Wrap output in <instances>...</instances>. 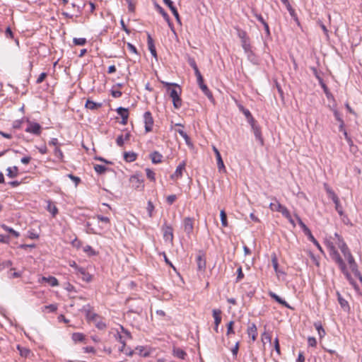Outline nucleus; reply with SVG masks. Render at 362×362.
<instances>
[{"label": "nucleus", "mask_w": 362, "mask_h": 362, "mask_svg": "<svg viewBox=\"0 0 362 362\" xmlns=\"http://www.w3.org/2000/svg\"><path fill=\"white\" fill-rule=\"evenodd\" d=\"M333 240L334 242H327L326 244L329 256L332 260H334L339 267L341 265L343 266V264L345 263L337 250L334 246V245H336L340 249L344 258L347 260L351 271L354 273L355 276L358 277L362 282V276L358 270L355 259L343 238L338 233H335Z\"/></svg>", "instance_id": "1"}, {"label": "nucleus", "mask_w": 362, "mask_h": 362, "mask_svg": "<svg viewBox=\"0 0 362 362\" xmlns=\"http://www.w3.org/2000/svg\"><path fill=\"white\" fill-rule=\"evenodd\" d=\"M110 333L112 334L117 341L122 344L121 351H123L126 345V341L132 338L131 333L122 325H118L116 328H112Z\"/></svg>", "instance_id": "2"}, {"label": "nucleus", "mask_w": 362, "mask_h": 362, "mask_svg": "<svg viewBox=\"0 0 362 362\" xmlns=\"http://www.w3.org/2000/svg\"><path fill=\"white\" fill-rule=\"evenodd\" d=\"M194 219L186 218L184 220V230L185 237L182 238L186 245L192 246L193 241L196 239V233L194 231Z\"/></svg>", "instance_id": "3"}, {"label": "nucleus", "mask_w": 362, "mask_h": 362, "mask_svg": "<svg viewBox=\"0 0 362 362\" xmlns=\"http://www.w3.org/2000/svg\"><path fill=\"white\" fill-rule=\"evenodd\" d=\"M163 83L167 88L168 93L173 100L175 108L178 109L181 107V99L175 88L177 87L180 88V86L177 83H170L167 82H163Z\"/></svg>", "instance_id": "4"}, {"label": "nucleus", "mask_w": 362, "mask_h": 362, "mask_svg": "<svg viewBox=\"0 0 362 362\" xmlns=\"http://www.w3.org/2000/svg\"><path fill=\"white\" fill-rule=\"evenodd\" d=\"M86 317L89 322L93 323L99 329H104L106 327V324L103 322L102 317L90 310L86 311Z\"/></svg>", "instance_id": "5"}, {"label": "nucleus", "mask_w": 362, "mask_h": 362, "mask_svg": "<svg viewBox=\"0 0 362 362\" xmlns=\"http://www.w3.org/2000/svg\"><path fill=\"white\" fill-rule=\"evenodd\" d=\"M196 263L198 275H204L206 269V258L205 254L199 252L196 257Z\"/></svg>", "instance_id": "6"}, {"label": "nucleus", "mask_w": 362, "mask_h": 362, "mask_svg": "<svg viewBox=\"0 0 362 362\" xmlns=\"http://www.w3.org/2000/svg\"><path fill=\"white\" fill-rule=\"evenodd\" d=\"M273 199L274 200V202H272L269 204V209H271V211L280 212L284 217H288V209L286 206H283L281 204H280L279 202L276 198H273Z\"/></svg>", "instance_id": "7"}, {"label": "nucleus", "mask_w": 362, "mask_h": 362, "mask_svg": "<svg viewBox=\"0 0 362 362\" xmlns=\"http://www.w3.org/2000/svg\"><path fill=\"white\" fill-rule=\"evenodd\" d=\"M42 127L39 123L27 120V127L25 131L28 133L35 135H40L41 134Z\"/></svg>", "instance_id": "8"}, {"label": "nucleus", "mask_w": 362, "mask_h": 362, "mask_svg": "<svg viewBox=\"0 0 362 362\" xmlns=\"http://www.w3.org/2000/svg\"><path fill=\"white\" fill-rule=\"evenodd\" d=\"M221 314H222V312L219 309H214L212 310V315L214 319V329L215 332H216V333H218V327L221 322V320H222Z\"/></svg>", "instance_id": "9"}, {"label": "nucleus", "mask_w": 362, "mask_h": 362, "mask_svg": "<svg viewBox=\"0 0 362 362\" xmlns=\"http://www.w3.org/2000/svg\"><path fill=\"white\" fill-rule=\"evenodd\" d=\"M339 267L341 269V272L345 275L346 279L349 281L350 284L352 285L356 291H358L359 290V287L357 285V284L354 281V280L352 279V277L351 276V274L349 273V272L347 270V268H346V264L344 263V264H343V266L341 265Z\"/></svg>", "instance_id": "10"}, {"label": "nucleus", "mask_w": 362, "mask_h": 362, "mask_svg": "<svg viewBox=\"0 0 362 362\" xmlns=\"http://www.w3.org/2000/svg\"><path fill=\"white\" fill-rule=\"evenodd\" d=\"M130 182L132 184V186L137 189H143L144 187V180L141 177L138 175H134L131 176Z\"/></svg>", "instance_id": "11"}, {"label": "nucleus", "mask_w": 362, "mask_h": 362, "mask_svg": "<svg viewBox=\"0 0 362 362\" xmlns=\"http://www.w3.org/2000/svg\"><path fill=\"white\" fill-rule=\"evenodd\" d=\"M144 119L145 123V130L146 132H149L152 131L153 125V119L152 117L151 113L149 111H147L144 115Z\"/></svg>", "instance_id": "12"}, {"label": "nucleus", "mask_w": 362, "mask_h": 362, "mask_svg": "<svg viewBox=\"0 0 362 362\" xmlns=\"http://www.w3.org/2000/svg\"><path fill=\"white\" fill-rule=\"evenodd\" d=\"M212 149H213V151L216 155V157L217 167H218V170L220 172L222 170L226 171V167H225L224 163L222 160V158H221L219 151L215 146H212Z\"/></svg>", "instance_id": "13"}, {"label": "nucleus", "mask_w": 362, "mask_h": 362, "mask_svg": "<svg viewBox=\"0 0 362 362\" xmlns=\"http://www.w3.org/2000/svg\"><path fill=\"white\" fill-rule=\"evenodd\" d=\"M197 83L199 86V88L203 91V93L208 97L209 99L213 100V95L211 92L209 90L206 85L204 83V78L201 75V79L199 77H197Z\"/></svg>", "instance_id": "14"}, {"label": "nucleus", "mask_w": 362, "mask_h": 362, "mask_svg": "<svg viewBox=\"0 0 362 362\" xmlns=\"http://www.w3.org/2000/svg\"><path fill=\"white\" fill-rule=\"evenodd\" d=\"M250 125L252 128L255 136L260 141L261 144L262 145L264 143V139L262 136L261 128L255 124V122L254 123H251Z\"/></svg>", "instance_id": "15"}, {"label": "nucleus", "mask_w": 362, "mask_h": 362, "mask_svg": "<svg viewBox=\"0 0 362 362\" xmlns=\"http://www.w3.org/2000/svg\"><path fill=\"white\" fill-rule=\"evenodd\" d=\"M247 333L248 337L252 339V341H255L258 335L256 325L255 324L250 325L247 329Z\"/></svg>", "instance_id": "16"}, {"label": "nucleus", "mask_w": 362, "mask_h": 362, "mask_svg": "<svg viewBox=\"0 0 362 362\" xmlns=\"http://www.w3.org/2000/svg\"><path fill=\"white\" fill-rule=\"evenodd\" d=\"M147 44H148V49H149L151 54H152V56L153 57L156 58L157 53H156V47L154 45L153 40L149 33H148V36H147Z\"/></svg>", "instance_id": "17"}, {"label": "nucleus", "mask_w": 362, "mask_h": 362, "mask_svg": "<svg viewBox=\"0 0 362 362\" xmlns=\"http://www.w3.org/2000/svg\"><path fill=\"white\" fill-rule=\"evenodd\" d=\"M163 1L168 6V7L171 10L172 13L175 16L177 21L180 24H181V20H180V16H179V13L177 11V8L173 6V1H171L170 0H163Z\"/></svg>", "instance_id": "18"}, {"label": "nucleus", "mask_w": 362, "mask_h": 362, "mask_svg": "<svg viewBox=\"0 0 362 362\" xmlns=\"http://www.w3.org/2000/svg\"><path fill=\"white\" fill-rule=\"evenodd\" d=\"M269 296L273 298L274 300H275L276 302H278L279 304H281V305L286 307V308H290L291 307L289 306V305L288 304V303L282 299L281 298H280L279 296H277L275 293L272 292V291H269Z\"/></svg>", "instance_id": "19"}, {"label": "nucleus", "mask_w": 362, "mask_h": 362, "mask_svg": "<svg viewBox=\"0 0 362 362\" xmlns=\"http://www.w3.org/2000/svg\"><path fill=\"white\" fill-rule=\"evenodd\" d=\"M239 109L246 117V118L247 119V121L250 124L254 123L255 122V119L252 117V115L249 110L244 108V107L242 105H239Z\"/></svg>", "instance_id": "20"}, {"label": "nucleus", "mask_w": 362, "mask_h": 362, "mask_svg": "<svg viewBox=\"0 0 362 362\" xmlns=\"http://www.w3.org/2000/svg\"><path fill=\"white\" fill-rule=\"evenodd\" d=\"M18 351H19L20 355L22 357L24 358H28L30 357V355L31 354V351L27 347L21 346V345H17L16 346Z\"/></svg>", "instance_id": "21"}, {"label": "nucleus", "mask_w": 362, "mask_h": 362, "mask_svg": "<svg viewBox=\"0 0 362 362\" xmlns=\"http://www.w3.org/2000/svg\"><path fill=\"white\" fill-rule=\"evenodd\" d=\"M42 281L46 282L52 286H57L59 285L58 280L54 276H49L48 277L42 276Z\"/></svg>", "instance_id": "22"}, {"label": "nucleus", "mask_w": 362, "mask_h": 362, "mask_svg": "<svg viewBox=\"0 0 362 362\" xmlns=\"http://www.w3.org/2000/svg\"><path fill=\"white\" fill-rule=\"evenodd\" d=\"M85 107L90 110H95L102 107V103H98L90 100H87Z\"/></svg>", "instance_id": "23"}, {"label": "nucleus", "mask_w": 362, "mask_h": 362, "mask_svg": "<svg viewBox=\"0 0 362 362\" xmlns=\"http://www.w3.org/2000/svg\"><path fill=\"white\" fill-rule=\"evenodd\" d=\"M163 237L166 241H171L173 240V229L170 226H166L163 229Z\"/></svg>", "instance_id": "24"}, {"label": "nucleus", "mask_w": 362, "mask_h": 362, "mask_svg": "<svg viewBox=\"0 0 362 362\" xmlns=\"http://www.w3.org/2000/svg\"><path fill=\"white\" fill-rule=\"evenodd\" d=\"M7 174L6 175L10 178H14L18 175V168L17 166L8 167L6 169Z\"/></svg>", "instance_id": "25"}, {"label": "nucleus", "mask_w": 362, "mask_h": 362, "mask_svg": "<svg viewBox=\"0 0 362 362\" xmlns=\"http://www.w3.org/2000/svg\"><path fill=\"white\" fill-rule=\"evenodd\" d=\"M332 201L335 204V209H336L337 211L338 212V214L340 216H342L343 215L342 207L340 204L339 197H337V195L336 194H333V200Z\"/></svg>", "instance_id": "26"}, {"label": "nucleus", "mask_w": 362, "mask_h": 362, "mask_svg": "<svg viewBox=\"0 0 362 362\" xmlns=\"http://www.w3.org/2000/svg\"><path fill=\"white\" fill-rule=\"evenodd\" d=\"M188 63L193 68V69L194 70V73H195V75L197 77H199L201 78V73L197 66V64H196V62L194 59L192 58H188Z\"/></svg>", "instance_id": "27"}, {"label": "nucleus", "mask_w": 362, "mask_h": 362, "mask_svg": "<svg viewBox=\"0 0 362 362\" xmlns=\"http://www.w3.org/2000/svg\"><path fill=\"white\" fill-rule=\"evenodd\" d=\"M163 156L157 151H154L151 154V158L152 163H160L162 161Z\"/></svg>", "instance_id": "28"}, {"label": "nucleus", "mask_w": 362, "mask_h": 362, "mask_svg": "<svg viewBox=\"0 0 362 362\" xmlns=\"http://www.w3.org/2000/svg\"><path fill=\"white\" fill-rule=\"evenodd\" d=\"M286 8L287 10L288 11L291 16L293 18V20L296 21V23L298 24V25H300V21H299V19L298 18V16L295 11V10L292 8L291 5L290 4H288V5H286Z\"/></svg>", "instance_id": "29"}, {"label": "nucleus", "mask_w": 362, "mask_h": 362, "mask_svg": "<svg viewBox=\"0 0 362 362\" xmlns=\"http://www.w3.org/2000/svg\"><path fill=\"white\" fill-rule=\"evenodd\" d=\"M71 339L75 343L82 342L85 340V335L82 333L75 332L72 334Z\"/></svg>", "instance_id": "30"}, {"label": "nucleus", "mask_w": 362, "mask_h": 362, "mask_svg": "<svg viewBox=\"0 0 362 362\" xmlns=\"http://www.w3.org/2000/svg\"><path fill=\"white\" fill-rule=\"evenodd\" d=\"M47 210L52 214L53 217H54L58 214V209L57 206L49 201L48 202L47 206Z\"/></svg>", "instance_id": "31"}, {"label": "nucleus", "mask_w": 362, "mask_h": 362, "mask_svg": "<svg viewBox=\"0 0 362 362\" xmlns=\"http://www.w3.org/2000/svg\"><path fill=\"white\" fill-rule=\"evenodd\" d=\"M124 158L127 162H133L136 159V154L134 152H124Z\"/></svg>", "instance_id": "32"}, {"label": "nucleus", "mask_w": 362, "mask_h": 362, "mask_svg": "<svg viewBox=\"0 0 362 362\" xmlns=\"http://www.w3.org/2000/svg\"><path fill=\"white\" fill-rule=\"evenodd\" d=\"M171 129H174L175 133L178 132L180 134H181V124L177 122L175 119H173V117H172L171 119Z\"/></svg>", "instance_id": "33"}, {"label": "nucleus", "mask_w": 362, "mask_h": 362, "mask_svg": "<svg viewBox=\"0 0 362 362\" xmlns=\"http://www.w3.org/2000/svg\"><path fill=\"white\" fill-rule=\"evenodd\" d=\"M272 265H273L275 272L278 275L281 272L279 269L278 259H277L276 254H273L272 255Z\"/></svg>", "instance_id": "34"}, {"label": "nucleus", "mask_w": 362, "mask_h": 362, "mask_svg": "<svg viewBox=\"0 0 362 362\" xmlns=\"http://www.w3.org/2000/svg\"><path fill=\"white\" fill-rule=\"evenodd\" d=\"M314 326L317 329L318 334L320 338H322L325 335V331L323 329L320 322H315Z\"/></svg>", "instance_id": "35"}, {"label": "nucleus", "mask_w": 362, "mask_h": 362, "mask_svg": "<svg viewBox=\"0 0 362 362\" xmlns=\"http://www.w3.org/2000/svg\"><path fill=\"white\" fill-rule=\"evenodd\" d=\"M234 321L233 320H230L228 324H227V332H226V335L228 337H230L233 334H235V330H234Z\"/></svg>", "instance_id": "36"}, {"label": "nucleus", "mask_w": 362, "mask_h": 362, "mask_svg": "<svg viewBox=\"0 0 362 362\" xmlns=\"http://www.w3.org/2000/svg\"><path fill=\"white\" fill-rule=\"evenodd\" d=\"M296 218L299 226L303 229L304 233L307 235L311 233L310 230L306 226V225L302 221L301 218L296 216Z\"/></svg>", "instance_id": "37"}, {"label": "nucleus", "mask_w": 362, "mask_h": 362, "mask_svg": "<svg viewBox=\"0 0 362 362\" xmlns=\"http://www.w3.org/2000/svg\"><path fill=\"white\" fill-rule=\"evenodd\" d=\"M57 310V305L56 304H50L49 305H45L42 308V312H49V313H54Z\"/></svg>", "instance_id": "38"}, {"label": "nucleus", "mask_w": 362, "mask_h": 362, "mask_svg": "<svg viewBox=\"0 0 362 362\" xmlns=\"http://www.w3.org/2000/svg\"><path fill=\"white\" fill-rule=\"evenodd\" d=\"M1 228H2L4 230H6V231H7V232H8V233H11V234H12L15 238H18V237L20 236V233H19L18 231H16V230H13L12 228L8 227V226H6V225H5V224H2V225H1Z\"/></svg>", "instance_id": "39"}, {"label": "nucleus", "mask_w": 362, "mask_h": 362, "mask_svg": "<svg viewBox=\"0 0 362 362\" xmlns=\"http://www.w3.org/2000/svg\"><path fill=\"white\" fill-rule=\"evenodd\" d=\"M93 168L95 171L100 175L105 173L107 170V168L105 165L99 164L94 165Z\"/></svg>", "instance_id": "40"}, {"label": "nucleus", "mask_w": 362, "mask_h": 362, "mask_svg": "<svg viewBox=\"0 0 362 362\" xmlns=\"http://www.w3.org/2000/svg\"><path fill=\"white\" fill-rule=\"evenodd\" d=\"M308 239L312 242L313 243V244L317 247V249L321 252H323V250H322V247L320 246V243H318V241L315 238V237L313 235L312 233H310V234L307 235Z\"/></svg>", "instance_id": "41"}, {"label": "nucleus", "mask_w": 362, "mask_h": 362, "mask_svg": "<svg viewBox=\"0 0 362 362\" xmlns=\"http://www.w3.org/2000/svg\"><path fill=\"white\" fill-rule=\"evenodd\" d=\"M117 114L122 117H129L128 109L119 107L116 110Z\"/></svg>", "instance_id": "42"}, {"label": "nucleus", "mask_w": 362, "mask_h": 362, "mask_svg": "<svg viewBox=\"0 0 362 362\" xmlns=\"http://www.w3.org/2000/svg\"><path fill=\"white\" fill-rule=\"evenodd\" d=\"M220 216H221V224H222L223 227H227L228 226L227 216H226V213L224 210L221 211Z\"/></svg>", "instance_id": "43"}, {"label": "nucleus", "mask_w": 362, "mask_h": 362, "mask_svg": "<svg viewBox=\"0 0 362 362\" xmlns=\"http://www.w3.org/2000/svg\"><path fill=\"white\" fill-rule=\"evenodd\" d=\"M86 42H87V40L84 37H79V38L74 37L73 39V43L75 45L83 46V45H85L86 44Z\"/></svg>", "instance_id": "44"}, {"label": "nucleus", "mask_w": 362, "mask_h": 362, "mask_svg": "<svg viewBox=\"0 0 362 362\" xmlns=\"http://www.w3.org/2000/svg\"><path fill=\"white\" fill-rule=\"evenodd\" d=\"M54 156L60 160L64 161V154L59 147H56L54 150Z\"/></svg>", "instance_id": "45"}, {"label": "nucleus", "mask_w": 362, "mask_h": 362, "mask_svg": "<svg viewBox=\"0 0 362 362\" xmlns=\"http://www.w3.org/2000/svg\"><path fill=\"white\" fill-rule=\"evenodd\" d=\"M146 177H148V179H149L151 181L155 182V180H156L155 173L149 168L146 169Z\"/></svg>", "instance_id": "46"}, {"label": "nucleus", "mask_w": 362, "mask_h": 362, "mask_svg": "<svg viewBox=\"0 0 362 362\" xmlns=\"http://www.w3.org/2000/svg\"><path fill=\"white\" fill-rule=\"evenodd\" d=\"M337 296H338V301H339L340 305L344 308H348L349 303H348L347 300H346L344 298H343L339 293H337Z\"/></svg>", "instance_id": "47"}, {"label": "nucleus", "mask_w": 362, "mask_h": 362, "mask_svg": "<svg viewBox=\"0 0 362 362\" xmlns=\"http://www.w3.org/2000/svg\"><path fill=\"white\" fill-rule=\"evenodd\" d=\"M156 7L158 11L163 16L165 20L166 21H169V16H168V13L164 11V9L158 4H156Z\"/></svg>", "instance_id": "48"}, {"label": "nucleus", "mask_w": 362, "mask_h": 362, "mask_svg": "<svg viewBox=\"0 0 362 362\" xmlns=\"http://www.w3.org/2000/svg\"><path fill=\"white\" fill-rule=\"evenodd\" d=\"M146 209H147L149 217H152L153 211L154 210V205L151 201L148 202Z\"/></svg>", "instance_id": "49"}, {"label": "nucleus", "mask_w": 362, "mask_h": 362, "mask_svg": "<svg viewBox=\"0 0 362 362\" xmlns=\"http://www.w3.org/2000/svg\"><path fill=\"white\" fill-rule=\"evenodd\" d=\"M67 177L74 182L76 187H77L81 182V178L74 175L73 174H68Z\"/></svg>", "instance_id": "50"}, {"label": "nucleus", "mask_w": 362, "mask_h": 362, "mask_svg": "<svg viewBox=\"0 0 362 362\" xmlns=\"http://www.w3.org/2000/svg\"><path fill=\"white\" fill-rule=\"evenodd\" d=\"M182 137L185 139L186 144L188 146V147L190 149L194 150V145L192 143L189 137L187 134H184L183 133H182Z\"/></svg>", "instance_id": "51"}, {"label": "nucleus", "mask_w": 362, "mask_h": 362, "mask_svg": "<svg viewBox=\"0 0 362 362\" xmlns=\"http://www.w3.org/2000/svg\"><path fill=\"white\" fill-rule=\"evenodd\" d=\"M241 43H242V47L245 52H248L250 50L251 46H250V39L243 41V42H241Z\"/></svg>", "instance_id": "52"}, {"label": "nucleus", "mask_w": 362, "mask_h": 362, "mask_svg": "<svg viewBox=\"0 0 362 362\" xmlns=\"http://www.w3.org/2000/svg\"><path fill=\"white\" fill-rule=\"evenodd\" d=\"M238 37L240 38L241 42L250 39L249 37L247 36L246 32L244 30H240L238 32Z\"/></svg>", "instance_id": "53"}, {"label": "nucleus", "mask_w": 362, "mask_h": 362, "mask_svg": "<svg viewBox=\"0 0 362 362\" xmlns=\"http://www.w3.org/2000/svg\"><path fill=\"white\" fill-rule=\"evenodd\" d=\"M308 346H310L315 347L317 346V340L313 337H309L308 338Z\"/></svg>", "instance_id": "54"}, {"label": "nucleus", "mask_w": 362, "mask_h": 362, "mask_svg": "<svg viewBox=\"0 0 362 362\" xmlns=\"http://www.w3.org/2000/svg\"><path fill=\"white\" fill-rule=\"evenodd\" d=\"M12 265V262L10 260L4 261L3 262H0V271L4 268H8Z\"/></svg>", "instance_id": "55"}, {"label": "nucleus", "mask_w": 362, "mask_h": 362, "mask_svg": "<svg viewBox=\"0 0 362 362\" xmlns=\"http://www.w3.org/2000/svg\"><path fill=\"white\" fill-rule=\"evenodd\" d=\"M237 281H241L244 278V274L243 272V269L241 267H239L237 269Z\"/></svg>", "instance_id": "56"}, {"label": "nucleus", "mask_w": 362, "mask_h": 362, "mask_svg": "<svg viewBox=\"0 0 362 362\" xmlns=\"http://www.w3.org/2000/svg\"><path fill=\"white\" fill-rule=\"evenodd\" d=\"M168 22V24L175 37V39L177 42H179V39H178V36H177V34L175 32V28L173 27V23L169 21H167Z\"/></svg>", "instance_id": "57"}, {"label": "nucleus", "mask_w": 362, "mask_h": 362, "mask_svg": "<svg viewBox=\"0 0 362 362\" xmlns=\"http://www.w3.org/2000/svg\"><path fill=\"white\" fill-rule=\"evenodd\" d=\"M46 77H47V73H45V72L41 73L36 80V83L37 84L41 83L45 80V78Z\"/></svg>", "instance_id": "58"}, {"label": "nucleus", "mask_w": 362, "mask_h": 362, "mask_svg": "<svg viewBox=\"0 0 362 362\" xmlns=\"http://www.w3.org/2000/svg\"><path fill=\"white\" fill-rule=\"evenodd\" d=\"M127 46L129 52H131L132 53H134V54H137V49H136V47L134 45H133L132 43L127 42Z\"/></svg>", "instance_id": "59"}, {"label": "nucleus", "mask_w": 362, "mask_h": 362, "mask_svg": "<svg viewBox=\"0 0 362 362\" xmlns=\"http://www.w3.org/2000/svg\"><path fill=\"white\" fill-rule=\"evenodd\" d=\"M274 349H275V351H276V353L278 354H281V351H280V345H279V339L278 338H276L274 341Z\"/></svg>", "instance_id": "60"}, {"label": "nucleus", "mask_w": 362, "mask_h": 362, "mask_svg": "<svg viewBox=\"0 0 362 362\" xmlns=\"http://www.w3.org/2000/svg\"><path fill=\"white\" fill-rule=\"evenodd\" d=\"M116 143L119 146H123L124 143V139L123 137V135H119L117 136L116 139Z\"/></svg>", "instance_id": "61"}, {"label": "nucleus", "mask_w": 362, "mask_h": 362, "mask_svg": "<svg viewBox=\"0 0 362 362\" xmlns=\"http://www.w3.org/2000/svg\"><path fill=\"white\" fill-rule=\"evenodd\" d=\"M5 35L8 38H13V33L10 27H8L5 30Z\"/></svg>", "instance_id": "62"}, {"label": "nucleus", "mask_w": 362, "mask_h": 362, "mask_svg": "<svg viewBox=\"0 0 362 362\" xmlns=\"http://www.w3.org/2000/svg\"><path fill=\"white\" fill-rule=\"evenodd\" d=\"M97 218L100 221H102L103 223H110V218L108 217H106V216H101V215H98L97 216Z\"/></svg>", "instance_id": "63"}, {"label": "nucleus", "mask_w": 362, "mask_h": 362, "mask_svg": "<svg viewBox=\"0 0 362 362\" xmlns=\"http://www.w3.org/2000/svg\"><path fill=\"white\" fill-rule=\"evenodd\" d=\"M176 199H177L176 196L174 194H172V195H169L167 197L166 201L168 204H172L176 200Z\"/></svg>", "instance_id": "64"}]
</instances>
